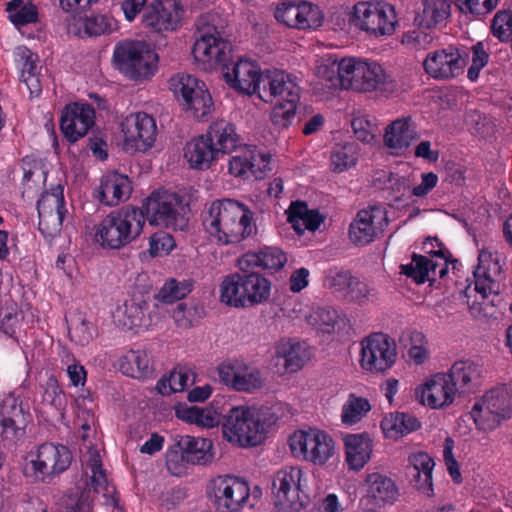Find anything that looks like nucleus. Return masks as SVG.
I'll list each match as a JSON object with an SVG mask.
<instances>
[{"mask_svg":"<svg viewBox=\"0 0 512 512\" xmlns=\"http://www.w3.org/2000/svg\"><path fill=\"white\" fill-rule=\"evenodd\" d=\"M37 211L39 216L52 214L65 210L63 189L59 185L53 192H44L37 202Z\"/></svg>","mask_w":512,"mask_h":512,"instance_id":"nucleus-50","label":"nucleus"},{"mask_svg":"<svg viewBox=\"0 0 512 512\" xmlns=\"http://www.w3.org/2000/svg\"><path fill=\"white\" fill-rule=\"evenodd\" d=\"M311 318L317 330L327 334L335 331L340 320L337 311L331 307L317 308Z\"/></svg>","mask_w":512,"mask_h":512,"instance_id":"nucleus-54","label":"nucleus"},{"mask_svg":"<svg viewBox=\"0 0 512 512\" xmlns=\"http://www.w3.org/2000/svg\"><path fill=\"white\" fill-rule=\"evenodd\" d=\"M374 296L372 289L369 288L368 284L353 278L347 292L344 294V298L348 302H355L363 305L370 300V297Z\"/></svg>","mask_w":512,"mask_h":512,"instance_id":"nucleus-59","label":"nucleus"},{"mask_svg":"<svg viewBox=\"0 0 512 512\" xmlns=\"http://www.w3.org/2000/svg\"><path fill=\"white\" fill-rule=\"evenodd\" d=\"M148 303L142 299H130L123 307H119L114 314L115 323L124 330L135 327H149L151 318L146 314Z\"/></svg>","mask_w":512,"mask_h":512,"instance_id":"nucleus-29","label":"nucleus"},{"mask_svg":"<svg viewBox=\"0 0 512 512\" xmlns=\"http://www.w3.org/2000/svg\"><path fill=\"white\" fill-rule=\"evenodd\" d=\"M354 80V90L359 92L380 91L385 95L396 92L397 83L386 75L384 69L378 63L359 62Z\"/></svg>","mask_w":512,"mask_h":512,"instance_id":"nucleus-21","label":"nucleus"},{"mask_svg":"<svg viewBox=\"0 0 512 512\" xmlns=\"http://www.w3.org/2000/svg\"><path fill=\"white\" fill-rule=\"evenodd\" d=\"M287 213L288 222L291 223L292 228L299 235H302L306 229L315 231L324 221V216L318 210L308 209L305 201L297 200L292 202Z\"/></svg>","mask_w":512,"mask_h":512,"instance_id":"nucleus-35","label":"nucleus"},{"mask_svg":"<svg viewBox=\"0 0 512 512\" xmlns=\"http://www.w3.org/2000/svg\"><path fill=\"white\" fill-rule=\"evenodd\" d=\"M370 409V403L366 398L350 394L348 401L343 405L341 420L344 424H356L370 411Z\"/></svg>","mask_w":512,"mask_h":512,"instance_id":"nucleus-47","label":"nucleus"},{"mask_svg":"<svg viewBox=\"0 0 512 512\" xmlns=\"http://www.w3.org/2000/svg\"><path fill=\"white\" fill-rule=\"evenodd\" d=\"M358 145L356 143L337 144L331 153V166L334 172H343L356 164Z\"/></svg>","mask_w":512,"mask_h":512,"instance_id":"nucleus-43","label":"nucleus"},{"mask_svg":"<svg viewBox=\"0 0 512 512\" xmlns=\"http://www.w3.org/2000/svg\"><path fill=\"white\" fill-rule=\"evenodd\" d=\"M417 139L418 134L410 117L393 121L385 130V145L396 151L406 150Z\"/></svg>","mask_w":512,"mask_h":512,"instance_id":"nucleus-34","label":"nucleus"},{"mask_svg":"<svg viewBox=\"0 0 512 512\" xmlns=\"http://www.w3.org/2000/svg\"><path fill=\"white\" fill-rule=\"evenodd\" d=\"M177 447L184 449L185 462L205 465L213 458L212 441L189 435L177 436Z\"/></svg>","mask_w":512,"mask_h":512,"instance_id":"nucleus-36","label":"nucleus"},{"mask_svg":"<svg viewBox=\"0 0 512 512\" xmlns=\"http://www.w3.org/2000/svg\"><path fill=\"white\" fill-rule=\"evenodd\" d=\"M253 215L239 201L229 198L215 200L203 219V226L221 244L239 243L256 230Z\"/></svg>","mask_w":512,"mask_h":512,"instance_id":"nucleus-1","label":"nucleus"},{"mask_svg":"<svg viewBox=\"0 0 512 512\" xmlns=\"http://www.w3.org/2000/svg\"><path fill=\"white\" fill-rule=\"evenodd\" d=\"M192 291L191 281H177L176 279L167 280L155 295V299L164 304H171L181 300Z\"/></svg>","mask_w":512,"mask_h":512,"instance_id":"nucleus-44","label":"nucleus"},{"mask_svg":"<svg viewBox=\"0 0 512 512\" xmlns=\"http://www.w3.org/2000/svg\"><path fill=\"white\" fill-rule=\"evenodd\" d=\"M182 13L178 0H161L146 8L142 22L150 31L160 34L175 30Z\"/></svg>","mask_w":512,"mask_h":512,"instance_id":"nucleus-17","label":"nucleus"},{"mask_svg":"<svg viewBox=\"0 0 512 512\" xmlns=\"http://www.w3.org/2000/svg\"><path fill=\"white\" fill-rule=\"evenodd\" d=\"M297 103L276 101L270 115L273 125L279 129L289 127L295 119Z\"/></svg>","mask_w":512,"mask_h":512,"instance_id":"nucleus-51","label":"nucleus"},{"mask_svg":"<svg viewBox=\"0 0 512 512\" xmlns=\"http://www.w3.org/2000/svg\"><path fill=\"white\" fill-rule=\"evenodd\" d=\"M209 143L205 134L189 141L184 148V157L193 169L207 170L213 163L217 162L220 157L217 150Z\"/></svg>","mask_w":512,"mask_h":512,"instance_id":"nucleus-30","label":"nucleus"},{"mask_svg":"<svg viewBox=\"0 0 512 512\" xmlns=\"http://www.w3.org/2000/svg\"><path fill=\"white\" fill-rule=\"evenodd\" d=\"M95 110L90 104L73 103L62 111L60 129L70 142L85 136L94 125Z\"/></svg>","mask_w":512,"mask_h":512,"instance_id":"nucleus-18","label":"nucleus"},{"mask_svg":"<svg viewBox=\"0 0 512 512\" xmlns=\"http://www.w3.org/2000/svg\"><path fill=\"white\" fill-rule=\"evenodd\" d=\"M139 210L151 225L163 226L168 229L183 231L188 226L182 198L176 193L156 191L143 203Z\"/></svg>","mask_w":512,"mask_h":512,"instance_id":"nucleus-6","label":"nucleus"},{"mask_svg":"<svg viewBox=\"0 0 512 512\" xmlns=\"http://www.w3.org/2000/svg\"><path fill=\"white\" fill-rule=\"evenodd\" d=\"M271 282L251 267L240 265V271L228 275L220 286L221 302L236 308L253 307L267 302Z\"/></svg>","mask_w":512,"mask_h":512,"instance_id":"nucleus-3","label":"nucleus"},{"mask_svg":"<svg viewBox=\"0 0 512 512\" xmlns=\"http://www.w3.org/2000/svg\"><path fill=\"white\" fill-rule=\"evenodd\" d=\"M381 428L389 438H398L420 428V421L403 412L391 413L381 421Z\"/></svg>","mask_w":512,"mask_h":512,"instance_id":"nucleus-39","label":"nucleus"},{"mask_svg":"<svg viewBox=\"0 0 512 512\" xmlns=\"http://www.w3.org/2000/svg\"><path fill=\"white\" fill-rule=\"evenodd\" d=\"M30 414L13 397L5 399L0 410L1 436L12 443L24 438Z\"/></svg>","mask_w":512,"mask_h":512,"instance_id":"nucleus-20","label":"nucleus"},{"mask_svg":"<svg viewBox=\"0 0 512 512\" xmlns=\"http://www.w3.org/2000/svg\"><path fill=\"white\" fill-rule=\"evenodd\" d=\"M207 496L218 512H239L250 498L248 482L233 475H219L209 482Z\"/></svg>","mask_w":512,"mask_h":512,"instance_id":"nucleus-9","label":"nucleus"},{"mask_svg":"<svg viewBox=\"0 0 512 512\" xmlns=\"http://www.w3.org/2000/svg\"><path fill=\"white\" fill-rule=\"evenodd\" d=\"M275 93H271L272 101L276 99L282 102H298L299 91L298 85L291 80L290 76L283 71V82L276 85Z\"/></svg>","mask_w":512,"mask_h":512,"instance_id":"nucleus-57","label":"nucleus"},{"mask_svg":"<svg viewBox=\"0 0 512 512\" xmlns=\"http://www.w3.org/2000/svg\"><path fill=\"white\" fill-rule=\"evenodd\" d=\"M361 366L370 372H385L396 361L397 351L394 340L384 333H373L363 339Z\"/></svg>","mask_w":512,"mask_h":512,"instance_id":"nucleus-13","label":"nucleus"},{"mask_svg":"<svg viewBox=\"0 0 512 512\" xmlns=\"http://www.w3.org/2000/svg\"><path fill=\"white\" fill-rule=\"evenodd\" d=\"M223 77L226 83L239 93L251 95L255 90V81L260 73L257 64L249 60L224 63L222 66Z\"/></svg>","mask_w":512,"mask_h":512,"instance_id":"nucleus-25","label":"nucleus"},{"mask_svg":"<svg viewBox=\"0 0 512 512\" xmlns=\"http://www.w3.org/2000/svg\"><path fill=\"white\" fill-rule=\"evenodd\" d=\"M132 192L131 181L126 175L111 172L105 175L96 190L97 199L107 206H115L129 198Z\"/></svg>","mask_w":512,"mask_h":512,"instance_id":"nucleus-27","label":"nucleus"},{"mask_svg":"<svg viewBox=\"0 0 512 512\" xmlns=\"http://www.w3.org/2000/svg\"><path fill=\"white\" fill-rule=\"evenodd\" d=\"M367 495L377 502L390 503L397 499L399 493L395 482L380 473L369 474L366 478Z\"/></svg>","mask_w":512,"mask_h":512,"instance_id":"nucleus-38","label":"nucleus"},{"mask_svg":"<svg viewBox=\"0 0 512 512\" xmlns=\"http://www.w3.org/2000/svg\"><path fill=\"white\" fill-rule=\"evenodd\" d=\"M357 26L375 37L394 33L397 16L392 5L386 2H359L354 6Z\"/></svg>","mask_w":512,"mask_h":512,"instance_id":"nucleus-10","label":"nucleus"},{"mask_svg":"<svg viewBox=\"0 0 512 512\" xmlns=\"http://www.w3.org/2000/svg\"><path fill=\"white\" fill-rule=\"evenodd\" d=\"M289 446L295 456H302L314 464L323 465L334 453V442L325 432L299 431L289 439Z\"/></svg>","mask_w":512,"mask_h":512,"instance_id":"nucleus-14","label":"nucleus"},{"mask_svg":"<svg viewBox=\"0 0 512 512\" xmlns=\"http://www.w3.org/2000/svg\"><path fill=\"white\" fill-rule=\"evenodd\" d=\"M490 258L491 256L488 254H480L479 264L474 271L476 280L484 279V281H487V279H492L501 273V266L498 259L492 260Z\"/></svg>","mask_w":512,"mask_h":512,"instance_id":"nucleus-60","label":"nucleus"},{"mask_svg":"<svg viewBox=\"0 0 512 512\" xmlns=\"http://www.w3.org/2000/svg\"><path fill=\"white\" fill-rule=\"evenodd\" d=\"M65 211L39 216V230L44 237L53 238L61 231Z\"/></svg>","mask_w":512,"mask_h":512,"instance_id":"nucleus-61","label":"nucleus"},{"mask_svg":"<svg viewBox=\"0 0 512 512\" xmlns=\"http://www.w3.org/2000/svg\"><path fill=\"white\" fill-rule=\"evenodd\" d=\"M491 32L501 42H508L512 37V11L499 10L493 17Z\"/></svg>","mask_w":512,"mask_h":512,"instance_id":"nucleus-53","label":"nucleus"},{"mask_svg":"<svg viewBox=\"0 0 512 512\" xmlns=\"http://www.w3.org/2000/svg\"><path fill=\"white\" fill-rule=\"evenodd\" d=\"M343 441L348 466L353 470H360L371 457L372 440L369 434H346Z\"/></svg>","mask_w":512,"mask_h":512,"instance_id":"nucleus-33","label":"nucleus"},{"mask_svg":"<svg viewBox=\"0 0 512 512\" xmlns=\"http://www.w3.org/2000/svg\"><path fill=\"white\" fill-rule=\"evenodd\" d=\"M90 466L92 471L91 485L94 491L97 493L104 491V496L108 497V495H110L109 498H107V503L116 505V499L113 496L115 489L110 487L107 483L106 475L102 469V464L98 453H94L91 456Z\"/></svg>","mask_w":512,"mask_h":512,"instance_id":"nucleus-48","label":"nucleus"},{"mask_svg":"<svg viewBox=\"0 0 512 512\" xmlns=\"http://www.w3.org/2000/svg\"><path fill=\"white\" fill-rule=\"evenodd\" d=\"M287 262L285 253L277 247H265L258 253H246L239 260V265H246L252 269L258 267L263 270L278 271L282 269Z\"/></svg>","mask_w":512,"mask_h":512,"instance_id":"nucleus-37","label":"nucleus"},{"mask_svg":"<svg viewBox=\"0 0 512 512\" xmlns=\"http://www.w3.org/2000/svg\"><path fill=\"white\" fill-rule=\"evenodd\" d=\"M375 212L380 214V210L372 208L371 210H361L357 213L356 218L350 224L349 238L353 244L364 246L371 243L381 232L376 225Z\"/></svg>","mask_w":512,"mask_h":512,"instance_id":"nucleus-31","label":"nucleus"},{"mask_svg":"<svg viewBox=\"0 0 512 512\" xmlns=\"http://www.w3.org/2000/svg\"><path fill=\"white\" fill-rule=\"evenodd\" d=\"M466 64L467 55L463 57L458 49L455 52L435 51L428 54L423 62L425 72L436 79L457 77L463 72Z\"/></svg>","mask_w":512,"mask_h":512,"instance_id":"nucleus-22","label":"nucleus"},{"mask_svg":"<svg viewBox=\"0 0 512 512\" xmlns=\"http://www.w3.org/2000/svg\"><path fill=\"white\" fill-rule=\"evenodd\" d=\"M283 82V71L281 70H266L260 72L255 81L254 93L265 102H272L271 93H275L276 85Z\"/></svg>","mask_w":512,"mask_h":512,"instance_id":"nucleus-46","label":"nucleus"},{"mask_svg":"<svg viewBox=\"0 0 512 512\" xmlns=\"http://www.w3.org/2000/svg\"><path fill=\"white\" fill-rule=\"evenodd\" d=\"M477 428L491 431L503 420L512 416V396L506 387H496L487 391L477 400L470 412Z\"/></svg>","mask_w":512,"mask_h":512,"instance_id":"nucleus-8","label":"nucleus"},{"mask_svg":"<svg viewBox=\"0 0 512 512\" xmlns=\"http://www.w3.org/2000/svg\"><path fill=\"white\" fill-rule=\"evenodd\" d=\"M453 391L459 397L477 392L481 386V366L471 360H458L446 374Z\"/></svg>","mask_w":512,"mask_h":512,"instance_id":"nucleus-23","label":"nucleus"},{"mask_svg":"<svg viewBox=\"0 0 512 512\" xmlns=\"http://www.w3.org/2000/svg\"><path fill=\"white\" fill-rule=\"evenodd\" d=\"M408 466L406 467V476L419 475V472L425 476V481L431 480L432 470L435 465L434 460L424 452L412 454L408 458Z\"/></svg>","mask_w":512,"mask_h":512,"instance_id":"nucleus-52","label":"nucleus"},{"mask_svg":"<svg viewBox=\"0 0 512 512\" xmlns=\"http://www.w3.org/2000/svg\"><path fill=\"white\" fill-rule=\"evenodd\" d=\"M308 353L300 343L281 340L275 347L272 364L275 373L284 375L300 370L308 360Z\"/></svg>","mask_w":512,"mask_h":512,"instance_id":"nucleus-26","label":"nucleus"},{"mask_svg":"<svg viewBox=\"0 0 512 512\" xmlns=\"http://www.w3.org/2000/svg\"><path fill=\"white\" fill-rule=\"evenodd\" d=\"M170 86L174 94L181 96L187 111L192 116L202 119L207 116L212 108L213 101L205 84L189 74H181L171 78Z\"/></svg>","mask_w":512,"mask_h":512,"instance_id":"nucleus-12","label":"nucleus"},{"mask_svg":"<svg viewBox=\"0 0 512 512\" xmlns=\"http://www.w3.org/2000/svg\"><path fill=\"white\" fill-rule=\"evenodd\" d=\"M144 224L143 213L138 207H123L101 221L95 239L103 248L120 249L139 237Z\"/></svg>","mask_w":512,"mask_h":512,"instance_id":"nucleus-4","label":"nucleus"},{"mask_svg":"<svg viewBox=\"0 0 512 512\" xmlns=\"http://www.w3.org/2000/svg\"><path fill=\"white\" fill-rule=\"evenodd\" d=\"M429 264L430 259L426 256L413 254L412 262L407 265H401V270L403 274L412 278L417 284H422L426 281L432 282L434 278H429Z\"/></svg>","mask_w":512,"mask_h":512,"instance_id":"nucleus-49","label":"nucleus"},{"mask_svg":"<svg viewBox=\"0 0 512 512\" xmlns=\"http://www.w3.org/2000/svg\"><path fill=\"white\" fill-rule=\"evenodd\" d=\"M158 59V53L141 41L119 43L114 50V60L119 70L132 80L152 76Z\"/></svg>","mask_w":512,"mask_h":512,"instance_id":"nucleus-7","label":"nucleus"},{"mask_svg":"<svg viewBox=\"0 0 512 512\" xmlns=\"http://www.w3.org/2000/svg\"><path fill=\"white\" fill-rule=\"evenodd\" d=\"M468 117L471 131L474 135L488 142H493L497 139L498 127L491 117L476 111L470 113Z\"/></svg>","mask_w":512,"mask_h":512,"instance_id":"nucleus-45","label":"nucleus"},{"mask_svg":"<svg viewBox=\"0 0 512 512\" xmlns=\"http://www.w3.org/2000/svg\"><path fill=\"white\" fill-rule=\"evenodd\" d=\"M205 136L209 143L214 146L213 148L217 150L220 158L236 151L240 145V138L236 133L235 126L225 120L210 124Z\"/></svg>","mask_w":512,"mask_h":512,"instance_id":"nucleus-28","label":"nucleus"},{"mask_svg":"<svg viewBox=\"0 0 512 512\" xmlns=\"http://www.w3.org/2000/svg\"><path fill=\"white\" fill-rule=\"evenodd\" d=\"M126 152H146L152 147L157 135L154 118L144 112L130 114L121 123Z\"/></svg>","mask_w":512,"mask_h":512,"instance_id":"nucleus-15","label":"nucleus"},{"mask_svg":"<svg viewBox=\"0 0 512 512\" xmlns=\"http://www.w3.org/2000/svg\"><path fill=\"white\" fill-rule=\"evenodd\" d=\"M415 395L421 404L439 409L450 405L457 393L453 391L446 374H436L423 387H418Z\"/></svg>","mask_w":512,"mask_h":512,"instance_id":"nucleus-24","label":"nucleus"},{"mask_svg":"<svg viewBox=\"0 0 512 512\" xmlns=\"http://www.w3.org/2000/svg\"><path fill=\"white\" fill-rule=\"evenodd\" d=\"M231 44L222 38L215 26L207 25V30L201 34L192 47V55L196 62L203 65H221L229 60Z\"/></svg>","mask_w":512,"mask_h":512,"instance_id":"nucleus-16","label":"nucleus"},{"mask_svg":"<svg viewBox=\"0 0 512 512\" xmlns=\"http://www.w3.org/2000/svg\"><path fill=\"white\" fill-rule=\"evenodd\" d=\"M274 16L284 25L297 29L316 28L322 21L319 9L306 2L282 3L275 9Z\"/></svg>","mask_w":512,"mask_h":512,"instance_id":"nucleus-19","label":"nucleus"},{"mask_svg":"<svg viewBox=\"0 0 512 512\" xmlns=\"http://www.w3.org/2000/svg\"><path fill=\"white\" fill-rule=\"evenodd\" d=\"M338 61L333 60L330 63H322L317 67V76L325 81L329 89L340 88Z\"/></svg>","mask_w":512,"mask_h":512,"instance_id":"nucleus-64","label":"nucleus"},{"mask_svg":"<svg viewBox=\"0 0 512 512\" xmlns=\"http://www.w3.org/2000/svg\"><path fill=\"white\" fill-rule=\"evenodd\" d=\"M120 371L133 378H146L152 374L150 358L143 351H130L120 359Z\"/></svg>","mask_w":512,"mask_h":512,"instance_id":"nucleus-40","label":"nucleus"},{"mask_svg":"<svg viewBox=\"0 0 512 512\" xmlns=\"http://www.w3.org/2000/svg\"><path fill=\"white\" fill-rule=\"evenodd\" d=\"M303 472L298 467L279 470L272 479V512H310V498L303 491Z\"/></svg>","mask_w":512,"mask_h":512,"instance_id":"nucleus-5","label":"nucleus"},{"mask_svg":"<svg viewBox=\"0 0 512 512\" xmlns=\"http://www.w3.org/2000/svg\"><path fill=\"white\" fill-rule=\"evenodd\" d=\"M72 453L64 445L43 443L39 446L34 459L26 467V474L45 482L55 475L66 471L71 465Z\"/></svg>","mask_w":512,"mask_h":512,"instance_id":"nucleus-11","label":"nucleus"},{"mask_svg":"<svg viewBox=\"0 0 512 512\" xmlns=\"http://www.w3.org/2000/svg\"><path fill=\"white\" fill-rule=\"evenodd\" d=\"M497 3L498 0H462L458 8L463 13L480 17L490 13Z\"/></svg>","mask_w":512,"mask_h":512,"instance_id":"nucleus-62","label":"nucleus"},{"mask_svg":"<svg viewBox=\"0 0 512 512\" xmlns=\"http://www.w3.org/2000/svg\"><path fill=\"white\" fill-rule=\"evenodd\" d=\"M382 174L383 176L378 178V180L382 181L387 185V188L390 189L393 195V201L396 203L404 201L405 194L410 188L408 178L392 172H382Z\"/></svg>","mask_w":512,"mask_h":512,"instance_id":"nucleus-56","label":"nucleus"},{"mask_svg":"<svg viewBox=\"0 0 512 512\" xmlns=\"http://www.w3.org/2000/svg\"><path fill=\"white\" fill-rule=\"evenodd\" d=\"M175 246L174 238L163 231L156 232L150 237L149 253L152 257H156L162 252L168 254Z\"/></svg>","mask_w":512,"mask_h":512,"instance_id":"nucleus-63","label":"nucleus"},{"mask_svg":"<svg viewBox=\"0 0 512 512\" xmlns=\"http://www.w3.org/2000/svg\"><path fill=\"white\" fill-rule=\"evenodd\" d=\"M176 416L188 423L204 427H214L219 425L218 413L216 411L203 409L197 406L179 404L176 407Z\"/></svg>","mask_w":512,"mask_h":512,"instance_id":"nucleus-41","label":"nucleus"},{"mask_svg":"<svg viewBox=\"0 0 512 512\" xmlns=\"http://www.w3.org/2000/svg\"><path fill=\"white\" fill-rule=\"evenodd\" d=\"M278 417L271 408L231 407L222 423L223 437L239 447H254L261 444L268 429Z\"/></svg>","mask_w":512,"mask_h":512,"instance_id":"nucleus-2","label":"nucleus"},{"mask_svg":"<svg viewBox=\"0 0 512 512\" xmlns=\"http://www.w3.org/2000/svg\"><path fill=\"white\" fill-rule=\"evenodd\" d=\"M361 60L355 58H343L338 61L340 88L354 90V80H356V73L358 64Z\"/></svg>","mask_w":512,"mask_h":512,"instance_id":"nucleus-58","label":"nucleus"},{"mask_svg":"<svg viewBox=\"0 0 512 512\" xmlns=\"http://www.w3.org/2000/svg\"><path fill=\"white\" fill-rule=\"evenodd\" d=\"M263 384L264 380L261 377V372L257 368L244 367L240 368L235 390L253 392L261 389Z\"/></svg>","mask_w":512,"mask_h":512,"instance_id":"nucleus-55","label":"nucleus"},{"mask_svg":"<svg viewBox=\"0 0 512 512\" xmlns=\"http://www.w3.org/2000/svg\"><path fill=\"white\" fill-rule=\"evenodd\" d=\"M450 15L448 0H423V11L419 24L425 28H432Z\"/></svg>","mask_w":512,"mask_h":512,"instance_id":"nucleus-42","label":"nucleus"},{"mask_svg":"<svg viewBox=\"0 0 512 512\" xmlns=\"http://www.w3.org/2000/svg\"><path fill=\"white\" fill-rule=\"evenodd\" d=\"M474 292L478 296H476L472 303L469 301L470 296L468 294L466 296L468 298V309L475 319L497 318V314L501 313V310L506 306L500 293L490 296L486 293V288L481 284H477L474 287Z\"/></svg>","mask_w":512,"mask_h":512,"instance_id":"nucleus-32","label":"nucleus"}]
</instances>
